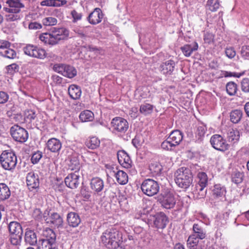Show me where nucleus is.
Here are the masks:
<instances>
[{"mask_svg":"<svg viewBox=\"0 0 249 249\" xmlns=\"http://www.w3.org/2000/svg\"><path fill=\"white\" fill-rule=\"evenodd\" d=\"M160 203L163 207L165 209H170L175 206L176 200L173 194L168 193L163 196Z\"/></svg>","mask_w":249,"mask_h":249,"instance_id":"obj_17","label":"nucleus"},{"mask_svg":"<svg viewBox=\"0 0 249 249\" xmlns=\"http://www.w3.org/2000/svg\"><path fill=\"white\" fill-rule=\"evenodd\" d=\"M52 43L55 45L61 40H64L68 38L69 35V31L66 28H53L51 31Z\"/></svg>","mask_w":249,"mask_h":249,"instance_id":"obj_9","label":"nucleus"},{"mask_svg":"<svg viewBox=\"0 0 249 249\" xmlns=\"http://www.w3.org/2000/svg\"><path fill=\"white\" fill-rule=\"evenodd\" d=\"M47 6L58 7L66 4V0H46Z\"/></svg>","mask_w":249,"mask_h":249,"instance_id":"obj_44","label":"nucleus"},{"mask_svg":"<svg viewBox=\"0 0 249 249\" xmlns=\"http://www.w3.org/2000/svg\"><path fill=\"white\" fill-rule=\"evenodd\" d=\"M7 73L13 74L15 72H17L19 70V66L16 63H13L11 65L7 66L6 67Z\"/></svg>","mask_w":249,"mask_h":249,"instance_id":"obj_50","label":"nucleus"},{"mask_svg":"<svg viewBox=\"0 0 249 249\" xmlns=\"http://www.w3.org/2000/svg\"><path fill=\"white\" fill-rule=\"evenodd\" d=\"M103 15L102 10L99 8H96L89 16H100Z\"/></svg>","mask_w":249,"mask_h":249,"instance_id":"obj_64","label":"nucleus"},{"mask_svg":"<svg viewBox=\"0 0 249 249\" xmlns=\"http://www.w3.org/2000/svg\"><path fill=\"white\" fill-rule=\"evenodd\" d=\"M0 162L4 169L12 171L17 165V156L13 152L5 150L0 155Z\"/></svg>","mask_w":249,"mask_h":249,"instance_id":"obj_4","label":"nucleus"},{"mask_svg":"<svg viewBox=\"0 0 249 249\" xmlns=\"http://www.w3.org/2000/svg\"><path fill=\"white\" fill-rule=\"evenodd\" d=\"M47 148L50 151L57 153L60 151L62 147L60 141L56 138L50 139L47 143Z\"/></svg>","mask_w":249,"mask_h":249,"instance_id":"obj_21","label":"nucleus"},{"mask_svg":"<svg viewBox=\"0 0 249 249\" xmlns=\"http://www.w3.org/2000/svg\"><path fill=\"white\" fill-rule=\"evenodd\" d=\"M0 54L2 56L9 59H14L17 57L16 52L14 50L9 49V48L3 49L2 51L0 52Z\"/></svg>","mask_w":249,"mask_h":249,"instance_id":"obj_42","label":"nucleus"},{"mask_svg":"<svg viewBox=\"0 0 249 249\" xmlns=\"http://www.w3.org/2000/svg\"><path fill=\"white\" fill-rule=\"evenodd\" d=\"M79 119L82 122L92 121L94 117L92 112L89 110L82 111L79 115Z\"/></svg>","mask_w":249,"mask_h":249,"instance_id":"obj_31","label":"nucleus"},{"mask_svg":"<svg viewBox=\"0 0 249 249\" xmlns=\"http://www.w3.org/2000/svg\"><path fill=\"white\" fill-rule=\"evenodd\" d=\"M175 176L176 183L181 188L186 189L192 183L193 176L189 168L183 167L178 169Z\"/></svg>","mask_w":249,"mask_h":249,"instance_id":"obj_2","label":"nucleus"},{"mask_svg":"<svg viewBox=\"0 0 249 249\" xmlns=\"http://www.w3.org/2000/svg\"><path fill=\"white\" fill-rule=\"evenodd\" d=\"M241 89L245 92H249V79L244 78L241 82Z\"/></svg>","mask_w":249,"mask_h":249,"instance_id":"obj_55","label":"nucleus"},{"mask_svg":"<svg viewBox=\"0 0 249 249\" xmlns=\"http://www.w3.org/2000/svg\"><path fill=\"white\" fill-rule=\"evenodd\" d=\"M10 133L14 140L21 143L25 142L28 138L27 131L18 125L11 127Z\"/></svg>","mask_w":249,"mask_h":249,"instance_id":"obj_8","label":"nucleus"},{"mask_svg":"<svg viewBox=\"0 0 249 249\" xmlns=\"http://www.w3.org/2000/svg\"><path fill=\"white\" fill-rule=\"evenodd\" d=\"M210 142L212 146L217 150L225 151L229 148V144L220 135H213L211 138Z\"/></svg>","mask_w":249,"mask_h":249,"instance_id":"obj_10","label":"nucleus"},{"mask_svg":"<svg viewBox=\"0 0 249 249\" xmlns=\"http://www.w3.org/2000/svg\"><path fill=\"white\" fill-rule=\"evenodd\" d=\"M25 242L31 246L35 245L37 242V236L34 231L27 229L24 236Z\"/></svg>","mask_w":249,"mask_h":249,"instance_id":"obj_22","label":"nucleus"},{"mask_svg":"<svg viewBox=\"0 0 249 249\" xmlns=\"http://www.w3.org/2000/svg\"><path fill=\"white\" fill-rule=\"evenodd\" d=\"M226 192V188L224 186L220 184H215L212 190V196L214 199L225 200Z\"/></svg>","mask_w":249,"mask_h":249,"instance_id":"obj_16","label":"nucleus"},{"mask_svg":"<svg viewBox=\"0 0 249 249\" xmlns=\"http://www.w3.org/2000/svg\"><path fill=\"white\" fill-rule=\"evenodd\" d=\"M175 65V62L173 60H167L160 64V71L164 75H171L174 71Z\"/></svg>","mask_w":249,"mask_h":249,"instance_id":"obj_18","label":"nucleus"},{"mask_svg":"<svg viewBox=\"0 0 249 249\" xmlns=\"http://www.w3.org/2000/svg\"><path fill=\"white\" fill-rule=\"evenodd\" d=\"M206 187L201 186H196V190L194 191V193L196 195L198 199L204 198L206 195V190H204Z\"/></svg>","mask_w":249,"mask_h":249,"instance_id":"obj_45","label":"nucleus"},{"mask_svg":"<svg viewBox=\"0 0 249 249\" xmlns=\"http://www.w3.org/2000/svg\"><path fill=\"white\" fill-rule=\"evenodd\" d=\"M161 147L162 149L165 150H171L173 148L175 147V144L173 143L171 141L169 140V138H168L161 143Z\"/></svg>","mask_w":249,"mask_h":249,"instance_id":"obj_48","label":"nucleus"},{"mask_svg":"<svg viewBox=\"0 0 249 249\" xmlns=\"http://www.w3.org/2000/svg\"><path fill=\"white\" fill-rule=\"evenodd\" d=\"M100 239L102 243L108 249H116L123 242L122 232L115 228L105 231Z\"/></svg>","mask_w":249,"mask_h":249,"instance_id":"obj_1","label":"nucleus"},{"mask_svg":"<svg viewBox=\"0 0 249 249\" xmlns=\"http://www.w3.org/2000/svg\"><path fill=\"white\" fill-rule=\"evenodd\" d=\"M6 3L8 5L9 7H4L3 9L9 13H18L20 9L24 7L20 0H7Z\"/></svg>","mask_w":249,"mask_h":249,"instance_id":"obj_12","label":"nucleus"},{"mask_svg":"<svg viewBox=\"0 0 249 249\" xmlns=\"http://www.w3.org/2000/svg\"><path fill=\"white\" fill-rule=\"evenodd\" d=\"M100 140L96 137H93L87 140L86 145L89 149H95L100 145Z\"/></svg>","mask_w":249,"mask_h":249,"instance_id":"obj_35","label":"nucleus"},{"mask_svg":"<svg viewBox=\"0 0 249 249\" xmlns=\"http://www.w3.org/2000/svg\"><path fill=\"white\" fill-rule=\"evenodd\" d=\"M240 138V132L237 129H231L228 133L227 138L229 142L233 143L238 141Z\"/></svg>","mask_w":249,"mask_h":249,"instance_id":"obj_32","label":"nucleus"},{"mask_svg":"<svg viewBox=\"0 0 249 249\" xmlns=\"http://www.w3.org/2000/svg\"><path fill=\"white\" fill-rule=\"evenodd\" d=\"M214 36L213 34L206 32L204 35V40L205 42L210 43L213 39Z\"/></svg>","mask_w":249,"mask_h":249,"instance_id":"obj_59","label":"nucleus"},{"mask_svg":"<svg viewBox=\"0 0 249 249\" xmlns=\"http://www.w3.org/2000/svg\"><path fill=\"white\" fill-rule=\"evenodd\" d=\"M199 238L195 237V235H190L187 241V246L189 249H196L199 242Z\"/></svg>","mask_w":249,"mask_h":249,"instance_id":"obj_38","label":"nucleus"},{"mask_svg":"<svg viewBox=\"0 0 249 249\" xmlns=\"http://www.w3.org/2000/svg\"><path fill=\"white\" fill-rule=\"evenodd\" d=\"M68 166L69 169L75 171V173H77V172L79 170L81 167L79 160L75 157L71 159L68 163Z\"/></svg>","mask_w":249,"mask_h":249,"instance_id":"obj_36","label":"nucleus"},{"mask_svg":"<svg viewBox=\"0 0 249 249\" xmlns=\"http://www.w3.org/2000/svg\"><path fill=\"white\" fill-rule=\"evenodd\" d=\"M206 10L215 11L219 7L218 0H208L206 4Z\"/></svg>","mask_w":249,"mask_h":249,"instance_id":"obj_40","label":"nucleus"},{"mask_svg":"<svg viewBox=\"0 0 249 249\" xmlns=\"http://www.w3.org/2000/svg\"><path fill=\"white\" fill-rule=\"evenodd\" d=\"M141 188L142 193L149 196L156 195L160 190L158 182L150 178L144 180L141 184Z\"/></svg>","mask_w":249,"mask_h":249,"instance_id":"obj_5","label":"nucleus"},{"mask_svg":"<svg viewBox=\"0 0 249 249\" xmlns=\"http://www.w3.org/2000/svg\"><path fill=\"white\" fill-rule=\"evenodd\" d=\"M180 49L183 54L186 57H189L194 51L197 50L198 45L196 43L195 44L194 46H192L191 45L186 44L181 47Z\"/></svg>","mask_w":249,"mask_h":249,"instance_id":"obj_29","label":"nucleus"},{"mask_svg":"<svg viewBox=\"0 0 249 249\" xmlns=\"http://www.w3.org/2000/svg\"><path fill=\"white\" fill-rule=\"evenodd\" d=\"M243 115L242 111L240 109H235L231 112L230 118L231 121L233 123H238L241 120Z\"/></svg>","mask_w":249,"mask_h":249,"instance_id":"obj_37","label":"nucleus"},{"mask_svg":"<svg viewBox=\"0 0 249 249\" xmlns=\"http://www.w3.org/2000/svg\"><path fill=\"white\" fill-rule=\"evenodd\" d=\"M26 182L29 189L31 191L37 188L39 185L38 175L33 172L28 173L26 176Z\"/></svg>","mask_w":249,"mask_h":249,"instance_id":"obj_13","label":"nucleus"},{"mask_svg":"<svg viewBox=\"0 0 249 249\" xmlns=\"http://www.w3.org/2000/svg\"><path fill=\"white\" fill-rule=\"evenodd\" d=\"M42 157V152L40 151H37L33 154L31 160L33 164H36L38 162Z\"/></svg>","mask_w":249,"mask_h":249,"instance_id":"obj_53","label":"nucleus"},{"mask_svg":"<svg viewBox=\"0 0 249 249\" xmlns=\"http://www.w3.org/2000/svg\"><path fill=\"white\" fill-rule=\"evenodd\" d=\"M237 89V85L235 83L230 82L227 83L226 85V90L227 93L230 95H234L236 93Z\"/></svg>","mask_w":249,"mask_h":249,"instance_id":"obj_46","label":"nucleus"},{"mask_svg":"<svg viewBox=\"0 0 249 249\" xmlns=\"http://www.w3.org/2000/svg\"><path fill=\"white\" fill-rule=\"evenodd\" d=\"M68 93L71 99L76 100L80 99L82 91L80 87L73 84L69 87Z\"/></svg>","mask_w":249,"mask_h":249,"instance_id":"obj_25","label":"nucleus"},{"mask_svg":"<svg viewBox=\"0 0 249 249\" xmlns=\"http://www.w3.org/2000/svg\"><path fill=\"white\" fill-rule=\"evenodd\" d=\"M198 183L196 185L206 187L208 183V177L204 172H199L197 174Z\"/></svg>","mask_w":249,"mask_h":249,"instance_id":"obj_39","label":"nucleus"},{"mask_svg":"<svg viewBox=\"0 0 249 249\" xmlns=\"http://www.w3.org/2000/svg\"><path fill=\"white\" fill-rule=\"evenodd\" d=\"M39 39L41 41L44 42L45 44L54 45L53 43H52V40L53 41V39L52 38L50 31L49 33H45L41 34L39 36Z\"/></svg>","mask_w":249,"mask_h":249,"instance_id":"obj_43","label":"nucleus"},{"mask_svg":"<svg viewBox=\"0 0 249 249\" xmlns=\"http://www.w3.org/2000/svg\"><path fill=\"white\" fill-rule=\"evenodd\" d=\"M66 65L63 64H56L53 67V70L63 75V71L65 70Z\"/></svg>","mask_w":249,"mask_h":249,"instance_id":"obj_54","label":"nucleus"},{"mask_svg":"<svg viewBox=\"0 0 249 249\" xmlns=\"http://www.w3.org/2000/svg\"><path fill=\"white\" fill-rule=\"evenodd\" d=\"M10 46V43L6 40L0 39V49L3 50Z\"/></svg>","mask_w":249,"mask_h":249,"instance_id":"obj_61","label":"nucleus"},{"mask_svg":"<svg viewBox=\"0 0 249 249\" xmlns=\"http://www.w3.org/2000/svg\"><path fill=\"white\" fill-rule=\"evenodd\" d=\"M43 22L44 25L53 26L56 24L57 20L55 18L52 17H47L43 19Z\"/></svg>","mask_w":249,"mask_h":249,"instance_id":"obj_49","label":"nucleus"},{"mask_svg":"<svg viewBox=\"0 0 249 249\" xmlns=\"http://www.w3.org/2000/svg\"><path fill=\"white\" fill-rule=\"evenodd\" d=\"M79 178L77 173L69 174L65 178L66 186L71 189L77 188L80 183Z\"/></svg>","mask_w":249,"mask_h":249,"instance_id":"obj_15","label":"nucleus"},{"mask_svg":"<svg viewBox=\"0 0 249 249\" xmlns=\"http://www.w3.org/2000/svg\"><path fill=\"white\" fill-rule=\"evenodd\" d=\"M207 128L205 125L203 124L199 125L197 127L196 135L198 136V139H200L203 137L206 133Z\"/></svg>","mask_w":249,"mask_h":249,"instance_id":"obj_51","label":"nucleus"},{"mask_svg":"<svg viewBox=\"0 0 249 249\" xmlns=\"http://www.w3.org/2000/svg\"><path fill=\"white\" fill-rule=\"evenodd\" d=\"M36 118V112L33 110H26L24 112V119L29 123L32 122Z\"/></svg>","mask_w":249,"mask_h":249,"instance_id":"obj_47","label":"nucleus"},{"mask_svg":"<svg viewBox=\"0 0 249 249\" xmlns=\"http://www.w3.org/2000/svg\"><path fill=\"white\" fill-rule=\"evenodd\" d=\"M43 238L38 241V249H54L56 247V234L50 228H47L42 232Z\"/></svg>","mask_w":249,"mask_h":249,"instance_id":"obj_3","label":"nucleus"},{"mask_svg":"<svg viewBox=\"0 0 249 249\" xmlns=\"http://www.w3.org/2000/svg\"><path fill=\"white\" fill-rule=\"evenodd\" d=\"M76 74L77 71L73 67L66 65L65 70L63 71V76L69 78H72L75 76Z\"/></svg>","mask_w":249,"mask_h":249,"instance_id":"obj_34","label":"nucleus"},{"mask_svg":"<svg viewBox=\"0 0 249 249\" xmlns=\"http://www.w3.org/2000/svg\"><path fill=\"white\" fill-rule=\"evenodd\" d=\"M168 138H169V140L171 141L173 143L175 144L176 147L182 141L183 134L180 131L175 130L170 133Z\"/></svg>","mask_w":249,"mask_h":249,"instance_id":"obj_26","label":"nucleus"},{"mask_svg":"<svg viewBox=\"0 0 249 249\" xmlns=\"http://www.w3.org/2000/svg\"><path fill=\"white\" fill-rule=\"evenodd\" d=\"M49 217L44 216L43 218L46 223L52 225L56 228L62 227L63 220L61 216L56 213H53L48 214Z\"/></svg>","mask_w":249,"mask_h":249,"instance_id":"obj_11","label":"nucleus"},{"mask_svg":"<svg viewBox=\"0 0 249 249\" xmlns=\"http://www.w3.org/2000/svg\"><path fill=\"white\" fill-rule=\"evenodd\" d=\"M22 238V234H12L11 236V243L13 245H19Z\"/></svg>","mask_w":249,"mask_h":249,"instance_id":"obj_52","label":"nucleus"},{"mask_svg":"<svg viewBox=\"0 0 249 249\" xmlns=\"http://www.w3.org/2000/svg\"><path fill=\"white\" fill-rule=\"evenodd\" d=\"M10 196L11 191L8 186L5 183H0V201H5Z\"/></svg>","mask_w":249,"mask_h":249,"instance_id":"obj_27","label":"nucleus"},{"mask_svg":"<svg viewBox=\"0 0 249 249\" xmlns=\"http://www.w3.org/2000/svg\"><path fill=\"white\" fill-rule=\"evenodd\" d=\"M149 169L153 176H157L160 173L162 170V166L158 162H154L150 163Z\"/></svg>","mask_w":249,"mask_h":249,"instance_id":"obj_33","label":"nucleus"},{"mask_svg":"<svg viewBox=\"0 0 249 249\" xmlns=\"http://www.w3.org/2000/svg\"><path fill=\"white\" fill-rule=\"evenodd\" d=\"M90 187L94 194H99L104 187V181L99 178H93L90 180Z\"/></svg>","mask_w":249,"mask_h":249,"instance_id":"obj_19","label":"nucleus"},{"mask_svg":"<svg viewBox=\"0 0 249 249\" xmlns=\"http://www.w3.org/2000/svg\"><path fill=\"white\" fill-rule=\"evenodd\" d=\"M241 54L244 59H249V46H244L242 47Z\"/></svg>","mask_w":249,"mask_h":249,"instance_id":"obj_57","label":"nucleus"},{"mask_svg":"<svg viewBox=\"0 0 249 249\" xmlns=\"http://www.w3.org/2000/svg\"><path fill=\"white\" fill-rule=\"evenodd\" d=\"M23 50L25 54L30 57L43 59L46 56L45 50L33 45H26Z\"/></svg>","mask_w":249,"mask_h":249,"instance_id":"obj_6","label":"nucleus"},{"mask_svg":"<svg viewBox=\"0 0 249 249\" xmlns=\"http://www.w3.org/2000/svg\"><path fill=\"white\" fill-rule=\"evenodd\" d=\"M117 181L120 184L124 185L128 182V176L123 171L119 170L116 173H114Z\"/></svg>","mask_w":249,"mask_h":249,"instance_id":"obj_30","label":"nucleus"},{"mask_svg":"<svg viewBox=\"0 0 249 249\" xmlns=\"http://www.w3.org/2000/svg\"><path fill=\"white\" fill-rule=\"evenodd\" d=\"M194 233L192 235H195L199 239H203L206 236V232L202 227V223H195L193 226Z\"/></svg>","mask_w":249,"mask_h":249,"instance_id":"obj_23","label":"nucleus"},{"mask_svg":"<svg viewBox=\"0 0 249 249\" xmlns=\"http://www.w3.org/2000/svg\"><path fill=\"white\" fill-rule=\"evenodd\" d=\"M103 17H87V20L92 24H96L100 23Z\"/></svg>","mask_w":249,"mask_h":249,"instance_id":"obj_56","label":"nucleus"},{"mask_svg":"<svg viewBox=\"0 0 249 249\" xmlns=\"http://www.w3.org/2000/svg\"><path fill=\"white\" fill-rule=\"evenodd\" d=\"M67 220L70 226L77 227L81 223V219L78 213L75 212H70L68 213Z\"/></svg>","mask_w":249,"mask_h":249,"instance_id":"obj_24","label":"nucleus"},{"mask_svg":"<svg viewBox=\"0 0 249 249\" xmlns=\"http://www.w3.org/2000/svg\"><path fill=\"white\" fill-rule=\"evenodd\" d=\"M154 108V106L148 103H145L141 105L140 111L144 115L151 114Z\"/></svg>","mask_w":249,"mask_h":249,"instance_id":"obj_41","label":"nucleus"},{"mask_svg":"<svg viewBox=\"0 0 249 249\" xmlns=\"http://www.w3.org/2000/svg\"><path fill=\"white\" fill-rule=\"evenodd\" d=\"M9 99L8 94L4 91H0V104L6 103Z\"/></svg>","mask_w":249,"mask_h":249,"instance_id":"obj_60","label":"nucleus"},{"mask_svg":"<svg viewBox=\"0 0 249 249\" xmlns=\"http://www.w3.org/2000/svg\"><path fill=\"white\" fill-rule=\"evenodd\" d=\"M117 158L119 163L125 168H129L132 166V162L130 157L124 150H120L117 152Z\"/></svg>","mask_w":249,"mask_h":249,"instance_id":"obj_14","label":"nucleus"},{"mask_svg":"<svg viewBox=\"0 0 249 249\" xmlns=\"http://www.w3.org/2000/svg\"><path fill=\"white\" fill-rule=\"evenodd\" d=\"M168 222V218L164 213H160L156 215L154 225L158 229H163L165 228Z\"/></svg>","mask_w":249,"mask_h":249,"instance_id":"obj_20","label":"nucleus"},{"mask_svg":"<svg viewBox=\"0 0 249 249\" xmlns=\"http://www.w3.org/2000/svg\"><path fill=\"white\" fill-rule=\"evenodd\" d=\"M225 53L226 56L230 59L233 58L236 55V52L232 47L227 48L225 50Z\"/></svg>","mask_w":249,"mask_h":249,"instance_id":"obj_58","label":"nucleus"},{"mask_svg":"<svg viewBox=\"0 0 249 249\" xmlns=\"http://www.w3.org/2000/svg\"><path fill=\"white\" fill-rule=\"evenodd\" d=\"M111 127L115 133L123 134L127 130L129 124L127 121L124 118L117 117L112 120Z\"/></svg>","mask_w":249,"mask_h":249,"instance_id":"obj_7","label":"nucleus"},{"mask_svg":"<svg viewBox=\"0 0 249 249\" xmlns=\"http://www.w3.org/2000/svg\"><path fill=\"white\" fill-rule=\"evenodd\" d=\"M33 216L36 219L39 220L41 219L42 217V213L40 209H35L33 213Z\"/></svg>","mask_w":249,"mask_h":249,"instance_id":"obj_62","label":"nucleus"},{"mask_svg":"<svg viewBox=\"0 0 249 249\" xmlns=\"http://www.w3.org/2000/svg\"><path fill=\"white\" fill-rule=\"evenodd\" d=\"M41 24L36 22H31L29 25V28L30 29H38L41 28Z\"/></svg>","mask_w":249,"mask_h":249,"instance_id":"obj_63","label":"nucleus"},{"mask_svg":"<svg viewBox=\"0 0 249 249\" xmlns=\"http://www.w3.org/2000/svg\"><path fill=\"white\" fill-rule=\"evenodd\" d=\"M8 229L11 234H22L23 231L22 227L18 222H11L9 224Z\"/></svg>","mask_w":249,"mask_h":249,"instance_id":"obj_28","label":"nucleus"}]
</instances>
